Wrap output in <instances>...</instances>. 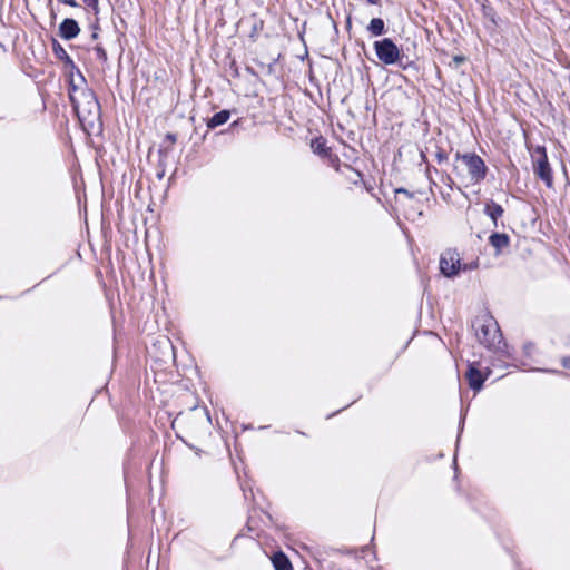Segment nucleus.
<instances>
[{
    "label": "nucleus",
    "mask_w": 570,
    "mask_h": 570,
    "mask_svg": "<svg viewBox=\"0 0 570 570\" xmlns=\"http://www.w3.org/2000/svg\"><path fill=\"white\" fill-rule=\"evenodd\" d=\"M69 98L81 122L94 124L100 118V104L95 92L87 88H78L73 81L70 83Z\"/></svg>",
    "instance_id": "1"
},
{
    "label": "nucleus",
    "mask_w": 570,
    "mask_h": 570,
    "mask_svg": "<svg viewBox=\"0 0 570 570\" xmlns=\"http://www.w3.org/2000/svg\"><path fill=\"white\" fill-rule=\"evenodd\" d=\"M476 340L489 350L500 347L502 335L497 321L490 315L476 316L472 322Z\"/></svg>",
    "instance_id": "2"
},
{
    "label": "nucleus",
    "mask_w": 570,
    "mask_h": 570,
    "mask_svg": "<svg viewBox=\"0 0 570 570\" xmlns=\"http://www.w3.org/2000/svg\"><path fill=\"white\" fill-rule=\"evenodd\" d=\"M531 157L534 175L539 177L548 188H551L553 185V177L550 164L548 161L546 148L538 146L533 150Z\"/></svg>",
    "instance_id": "3"
},
{
    "label": "nucleus",
    "mask_w": 570,
    "mask_h": 570,
    "mask_svg": "<svg viewBox=\"0 0 570 570\" xmlns=\"http://www.w3.org/2000/svg\"><path fill=\"white\" fill-rule=\"evenodd\" d=\"M456 159H460L465 166L472 184H478L484 179L488 168L480 156L476 154L460 155L458 153Z\"/></svg>",
    "instance_id": "4"
},
{
    "label": "nucleus",
    "mask_w": 570,
    "mask_h": 570,
    "mask_svg": "<svg viewBox=\"0 0 570 570\" xmlns=\"http://www.w3.org/2000/svg\"><path fill=\"white\" fill-rule=\"evenodd\" d=\"M373 47L377 59L384 65H394L401 57L399 47L390 38L375 41Z\"/></svg>",
    "instance_id": "5"
},
{
    "label": "nucleus",
    "mask_w": 570,
    "mask_h": 570,
    "mask_svg": "<svg viewBox=\"0 0 570 570\" xmlns=\"http://www.w3.org/2000/svg\"><path fill=\"white\" fill-rule=\"evenodd\" d=\"M462 268L460 254L455 249H446L440 256V272L445 277L456 276Z\"/></svg>",
    "instance_id": "6"
},
{
    "label": "nucleus",
    "mask_w": 570,
    "mask_h": 570,
    "mask_svg": "<svg viewBox=\"0 0 570 570\" xmlns=\"http://www.w3.org/2000/svg\"><path fill=\"white\" fill-rule=\"evenodd\" d=\"M80 32V28L76 20L71 18H66L59 26L60 37L66 40H71L76 38Z\"/></svg>",
    "instance_id": "7"
},
{
    "label": "nucleus",
    "mask_w": 570,
    "mask_h": 570,
    "mask_svg": "<svg viewBox=\"0 0 570 570\" xmlns=\"http://www.w3.org/2000/svg\"><path fill=\"white\" fill-rule=\"evenodd\" d=\"M466 380L472 390L479 391L485 379L474 364H470L466 372Z\"/></svg>",
    "instance_id": "8"
},
{
    "label": "nucleus",
    "mask_w": 570,
    "mask_h": 570,
    "mask_svg": "<svg viewBox=\"0 0 570 570\" xmlns=\"http://www.w3.org/2000/svg\"><path fill=\"white\" fill-rule=\"evenodd\" d=\"M489 243L497 249V252H501L503 248L509 246L510 238L507 234L494 233L489 237Z\"/></svg>",
    "instance_id": "9"
},
{
    "label": "nucleus",
    "mask_w": 570,
    "mask_h": 570,
    "mask_svg": "<svg viewBox=\"0 0 570 570\" xmlns=\"http://www.w3.org/2000/svg\"><path fill=\"white\" fill-rule=\"evenodd\" d=\"M230 117L229 110H220L216 112L212 118L207 121V127L214 129L218 126H222L228 121Z\"/></svg>",
    "instance_id": "10"
},
{
    "label": "nucleus",
    "mask_w": 570,
    "mask_h": 570,
    "mask_svg": "<svg viewBox=\"0 0 570 570\" xmlns=\"http://www.w3.org/2000/svg\"><path fill=\"white\" fill-rule=\"evenodd\" d=\"M484 213L493 220L494 225H497V220L503 214V208L501 205L490 200L485 204Z\"/></svg>",
    "instance_id": "11"
},
{
    "label": "nucleus",
    "mask_w": 570,
    "mask_h": 570,
    "mask_svg": "<svg viewBox=\"0 0 570 570\" xmlns=\"http://www.w3.org/2000/svg\"><path fill=\"white\" fill-rule=\"evenodd\" d=\"M275 570H293L288 558L283 552H276L272 558Z\"/></svg>",
    "instance_id": "12"
},
{
    "label": "nucleus",
    "mask_w": 570,
    "mask_h": 570,
    "mask_svg": "<svg viewBox=\"0 0 570 570\" xmlns=\"http://www.w3.org/2000/svg\"><path fill=\"white\" fill-rule=\"evenodd\" d=\"M367 30L375 37L383 35L385 32L384 21L381 18H373L367 26Z\"/></svg>",
    "instance_id": "13"
},
{
    "label": "nucleus",
    "mask_w": 570,
    "mask_h": 570,
    "mask_svg": "<svg viewBox=\"0 0 570 570\" xmlns=\"http://www.w3.org/2000/svg\"><path fill=\"white\" fill-rule=\"evenodd\" d=\"M52 51L59 60L65 61L68 65H73V61L71 60L67 51L57 40L52 41Z\"/></svg>",
    "instance_id": "14"
},
{
    "label": "nucleus",
    "mask_w": 570,
    "mask_h": 570,
    "mask_svg": "<svg viewBox=\"0 0 570 570\" xmlns=\"http://www.w3.org/2000/svg\"><path fill=\"white\" fill-rule=\"evenodd\" d=\"M95 14L99 12L98 0H81Z\"/></svg>",
    "instance_id": "15"
},
{
    "label": "nucleus",
    "mask_w": 570,
    "mask_h": 570,
    "mask_svg": "<svg viewBox=\"0 0 570 570\" xmlns=\"http://www.w3.org/2000/svg\"><path fill=\"white\" fill-rule=\"evenodd\" d=\"M95 51H96V56H97V58L99 60H101V61H106L107 60V53H106L104 48L96 47Z\"/></svg>",
    "instance_id": "16"
},
{
    "label": "nucleus",
    "mask_w": 570,
    "mask_h": 570,
    "mask_svg": "<svg viewBox=\"0 0 570 570\" xmlns=\"http://www.w3.org/2000/svg\"><path fill=\"white\" fill-rule=\"evenodd\" d=\"M478 267V263L473 262L471 264H462L461 271L474 269Z\"/></svg>",
    "instance_id": "17"
},
{
    "label": "nucleus",
    "mask_w": 570,
    "mask_h": 570,
    "mask_svg": "<svg viewBox=\"0 0 570 570\" xmlns=\"http://www.w3.org/2000/svg\"><path fill=\"white\" fill-rule=\"evenodd\" d=\"M436 159L439 163H443L444 160H446V154L444 151H438L436 155H435Z\"/></svg>",
    "instance_id": "18"
},
{
    "label": "nucleus",
    "mask_w": 570,
    "mask_h": 570,
    "mask_svg": "<svg viewBox=\"0 0 570 570\" xmlns=\"http://www.w3.org/2000/svg\"><path fill=\"white\" fill-rule=\"evenodd\" d=\"M58 1L63 3V4H68L70 7H78L79 6L76 0H58Z\"/></svg>",
    "instance_id": "19"
},
{
    "label": "nucleus",
    "mask_w": 570,
    "mask_h": 570,
    "mask_svg": "<svg viewBox=\"0 0 570 570\" xmlns=\"http://www.w3.org/2000/svg\"><path fill=\"white\" fill-rule=\"evenodd\" d=\"M163 344L165 345V348L168 351V353L173 352V346L168 338H164Z\"/></svg>",
    "instance_id": "20"
},
{
    "label": "nucleus",
    "mask_w": 570,
    "mask_h": 570,
    "mask_svg": "<svg viewBox=\"0 0 570 570\" xmlns=\"http://www.w3.org/2000/svg\"><path fill=\"white\" fill-rule=\"evenodd\" d=\"M464 60H465V58L463 56H454L453 57V61L456 66L461 65Z\"/></svg>",
    "instance_id": "21"
},
{
    "label": "nucleus",
    "mask_w": 570,
    "mask_h": 570,
    "mask_svg": "<svg viewBox=\"0 0 570 570\" xmlns=\"http://www.w3.org/2000/svg\"><path fill=\"white\" fill-rule=\"evenodd\" d=\"M396 194H403V195H405L407 197H412V194L409 190L404 189V188L396 189Z\"/></svg>",
    "instance_id": "22"
},
{
    "label": "nucleus",
    "mask_w": 570,
    "mask_h": 570,
    "mask_svg": "<svg viewBox=\"0 0 570 570\" xmlns=\"http://www.w3.org/2000/svg\"><path fill=\"white\" fill-rule=\"evenodd\" d=\"M562 365L570 370V356L562 358Z\"/></svg>",
    "instance_id": "23"
},
{
    "label": "nucleus",
    "mask_w": 570,
    "mask_h": 570,
    "mask_svg": "<svg viewBox=\"0 0 570 570\" xmlns=\"http://www.w3.org/2000/svg\"><path fill=\"white\" fill-rule=\"evenodd\" d=\"M315 145H317L316 149L318 150L323 144L320 141V139H316L312 142V147H315Z\"/></svg>",
    "instance_id": "24"
},
{
    "label": "nucleus",
    "mask_w": 570,
    "mask_h": 570,
    "mask_svg": "<svg viewBox=\"0 0 570 570\" xmlns=\"http://www.w3.org/2000/svg\"><path fill=\"white\" fill-rule=\"evenodd\" d=\"M166 138L170 140L171 142L176 141V136L174 134H167Z\"/></svg>",
    "instance_id": "25"
},
{
    "label": "nucleus",
    "mask_w": 570,
    "mask_h": 570,
    "mask_svg": "<svg viewBox=\"0 0 570 570\" xmlns=\"http://www.w3.org/2000/svg\"><path fill=\"white\" fill-rule=\"evenodd\" d=\"M370 4H380L381 0H366Z\"/></svg>",
    "instance_id": "26"
},
{
    "label": "nucleus",
    "mask_w": 570,
    "mask_h": 570,
    "mask_svg": "<svg viewBox=\"0 0 570 570\" xmlns=\"http://www.w3.org/2000/svg\"><path fill=\"white\" fill-rule=\"evenodd\" d=\"M547 372H549L548 370H546ZM552 373H556V374H560V375H566V373L561 372V371H551Z\"/></svg>",
    "instance_id": "27"
}]
</instances>
